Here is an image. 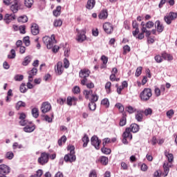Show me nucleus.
Returning a JSON list of instances; mask_svg holds the SVG:
<instances>
[{
    "instance_id": "obj_1",
    "label": "nucleus",
    "mask_w": 177,
    "mask_h": 177,
    "mask_svg": "<svg viewBox=\"0 0 177 177\" xmlns=\"http://www.w3.org/2000/svg\"><path fill=\"white\" fill-rule=\"evenodd\" d=\"M37 73H38V70H37L36 68H33L32 70H30L28 72V82L26 85L28 89H32V88H34V85H32V84H31V82H32V81L34 80L33 78H34L35 75H37Z\"/></svg>"
},
{
    "instance_id": "obj_2",
    "label": "nucleus",
    "mask_w": 177,
    "mask_h": 177,
    "mask_svg": "<svg viewBox=\"0 0 177 177\" xmlns=\"http://www.w3.org/2000/svg\"><path fill=\"white\" fill-rule=\"evenodd\" d=\"M151 88H145L144 90L140 93V97L141 100L143 102H147L150 99V97L152 96Z\"/></svg>"
},
{
    "instance_id": "obj_3",
    "label": "nucleus",
    "mask_w": 177,
    "mask_h": 177,
    "mask_svg": "<svg viewBox=\"0 0 177 177\" xmlns=\"http://www.w3.org/2000/svg\"><path fill=\"white\" fill-rule=\"evenodd\" d=\"M45 38L46 41L47 49H52L53 46L57 42L55 38V35H52L50 37L49 36H46Z\"/></svg>"
},
{
    "instance_id": "obj_4",
    "label": "nucleus",
    "mask_w": 177,
    "mask_h": 177,
    "mask_svg": "<svg viewBox=\"0 0 177 177\" xmlns=\"http://www.w3.org/2000/svg\"><path fill=\"white\" fill-rule=\"evenodd\" d=\"M76 31L77 32L76 41L80 43L84 42V41H86V35L85 34H86V31L85 30V29H82L81 30L76 29Z\"/></svg>"
},
{
    "instance_id": "obj_5",
    "label": "nucleus",
    "mask_w": 177,
    "mask_h": 177,
    "mask_svg": "<svg viewBox=\"0 0 177 177\" xmlns=\"http://www.w3.org/2000/svg\"><path fill=\"white\" fill-rule=\"evenodd\" d=\"M177 17V13L174 12H170L168 15L165 16V21L168 25L171 24L172 23V20H175Z\"/></svg>"
},
{
    "instance_id": "obj_6",
    "label": "nucleus",
    "mask_w": 177,
    "mask_h": 177,
    "mask_svg": "<svg viewBox=\"0 0 177 177\" xmlns=\"http://www.w3.org/2000/svg\"><path fill=\"white\" fill-rule=\"evenodd\" d=\"M103 28L106 34H113L114 31V26L110 22H105L103 24Z\"/></svg>"
},
{
    "instance_id": "obj_7",
    "label": "nucleus",
    "mask_w": 177,
    "mask_h": 177,
    "mask_svg": "<svg viewBox=\"0 0 177 177\" xmlns=\"http://www.w3.org/2000/svg\"><path fill=\"white\" fill-rule=\"evenodd\" d=\"M91 142L92 146H94L96 150H99L100 149V143H102V140H99V138L96 136H93L91 138Z\"/></svg>"
},
{
    "instance_id": "obj_8",
    "label": "nucleus",
    "mask_w": 177,
    "mask_h": 177,
    "mask_svg": "<svg viewBox=\"0 0 177 177\" xmlns=\"http://www.w3.org/2000/svg\"><path fill=\"white\" fill-rule=\"evenodd\" d=\"M10 173V167L6 165H0V175L6 176Z\"/></svg>"
},
{
    "instance_id": "obj_9",
    "label": "nucleus",
    "mask_w": 177,
    "mask_h": 177,
    "mask_svg": "<svg viewBox=\"0 0 177 177\" xmlns=\"http://www.w3.org/2000/svg\"><path fill=\"white\" fill-rule=\"evenodd\" d=\"M64 160L66 162H75L77 160L75 153H68L64 156Z\"/></svg>"
},
{
    "instance_id": "obj_10",
    "label": "nucleus",
    "mask_w": 177,
    "mask_h": 177,
    "mask_svg": "<svg viewBox=\"0 0 177 177\" xmlns=\"http://www.w3.org/2000/svg\"><path fill=\"white\" fill-rule=\"evenodd\" d=\"M135 119L138 122H142L143 121V110L138 109L136 111Z\"/></svg>"
},
{
    "instance_id": "obj_11",
    "label": "nucleus",
    "mask_w": 177,
    "mask_h": 177,
    "mask_svg": "<svg viewBox=\"0 0 177 177\" xmlns=\"http://www.w3.org/2000/svg\"><path fill=\"white\" fill-rule=\"evenodd\" d=\"M13 20H16V15L15 14H6L4 17V21L6 24H9Z\"/></svg>"
},
{
    "instance_id": "obj_12",
    "label": "nucleus",
    "mask_w": 177,
    "mask_h": 177,
    "mask_svg": "<svg viewBox=\"0 0 177 177\" xmlns=\"http://www.w3.org/2000/svg\"><path fill=\"white\" fill-rule=\"evenodd\" d=\"M35 124H32V123H31L30 124H28L26 127H24L23 131L26 133H31V132H34V131H35Z\"/></svg>"
},
{
    "instance_id": "obj_13",
    "label": "nucleus",
    "mask_w": 177,
    "mask_h": 177,
    "mask_svg": "<svg viewBox=\"0 0 177 177\" xmlns=\"http://www.w3.org/2000/svg\"><path fill=\"white\" fill-rule=\"evenodd\" d=\"M127 129H129V131L133 132V133H136V132H139L140 127L138 124L133 123L129 127H127Z\"/></svg>"
},
{
    "instance_id": "obj_14",
    "label": "nucleus",
    "mask_w": 177,
    "mask_h": 177,
    "mask_svg": "<svg viewBox=\"0 0 177 177\" xmlns=\"http://www.w3.org/2000/svg\"><path fill=\"white\" fill-rule=\"evenodd\" d=\"M90 74H91V71H88V69L84 68L80 71V77L81 78H86L89 77Z\"/></svg>"
},
{
    "instance_id": "obj_15",
    "label": "nucleus",
    "mask_w": 177,
    "mask_h": 177,
    "mask_svg": "<svg viewBox=\"0 0 177 177\" xmlns=\"http://www.w3.org/2000/svg\"><path fill=\"white\" fill-rule=\"evenodd\" d=\"M96 5V1L95 0H88L87 3L86 5V8L88 10H92L95 6Z\"/></svg>"
},
{
    "instance_id": "obj_16",
    "label": "nucleus",
    "mask_w": 177,
    "mask_h": 177,
    "mask_svg": "<svg viewBox=\"0 0 177 177\" xmlns=\"http://www.w3.org/2000/svg\"><path fill=\"white\" fill-rule=\"evenodd\" d=\"M10 10L13 13H17L19 12V1L17 0L14 1V3L10 6Z\"/></svg>"
},
{
    "instance_id": "obj_17",
    "label": "nucleus",
    "mask_w": 177,
    "mask_h": 177,
    "mask_svg": "<svg viewBox=\"0 0 177 177\" xmlns=\"http://www.w3.org/2000/svg\"><path fill=\"white\" fill-rule=\"evenodd\" d=\"M31 33L32 34V35H38V34H39V28L37 25V24H32Z\"/></svg>"
},
{
    "instance_id": "obj_18",
    "label": "nucleus",
    "mask_w": 177,
    "mask_h": 177,
    "mask_svg": "<svg viewBox=\"0 0 177 177\" xmlns=\"http://www.w3.org/2000/svg\"><path fill=\"white\" fill-rule=\"evenodd\" d=\"M122 138L132 140V133H131L129 129L126 128L125 131L122 134Z\"/></svg>"
},
{
    "instance_id": "obj_19",
    "label": "nucleus",
    "mask_w": 177,
    "mask_h": 177,
    "mask_svg": "<svg viewBox=\"0 0 177 177\" xmlns=\"http://www.w3.org/2000/svg\"><path fill=\"white\" fill-rule=\"evenodd\" d=\"M108 16H109V12H107V10H102L100 12L98 17L101 20H105V19H107Z\"/></svg>"
},
{
    "instance_id": "obj_20",
    "label": "nucleus",
    "mask_w": 177,
    "mask_h": 177,
    "mask_svg": "<svg viewBox=\"0 0 177 177\" xmlns=\"http://www.w3.org/2000/svg\"><path fill=\"white\" fill-rule=\"evenodd\" d=\"M155 26H156L158 32H162L164 31V25L161 24L160 20H157L155 22Z\"/></svg>"
},
{
    "instance_id": "obj_21",
    "label": "nucleus",
    "mask_w": 177,
    "mask_h": 177,
    "mask_svg": "<svg viewBox=\"0 0 177 177\" xmlns=\"http://www.w3.org/2000/svg\"><path fill=\"white\" fill-rule=\"evenodd\" d=\"M97 161L102 165H107V164H109V158L106 156H100Z\"/></svg>"
},
{
    "instance_id": "obj_22",
    "label": "nucleus",
    "mask_w": 177,
    "mask_h": 177,
    "mask_svg": "<svg viewBox=\"0 0 177 177\" xmlns=\"http://www.w3.org/2000/svg\"><path fill=\"white\" fill-rule=\"evenodd\" d=\"M169 163L168 162H165L163 165V169H164V173L163 174L165 176H167L168 174L169 173Z\"/></svg>"
},
{
    "instance_id": "obj_23",
    "label": "nucleus",
    "mask_w": 177,
    "mask_h": 177,
    "mask_svg": "<svg viewBox=\"0 0 177 177\" xmlns=\"http://www.w3.org/2000/svg\"><path fill=\"white\" fill-rule=\"evenodd\" d=\"M45 163L46 164V162H48V161H49V158L50 160H55V158H56V153H45Z\"/></svg>"
},
{
    "instance_id": "obj_24",
    "label": "nucleus",
    "mask_w": 177,
    "mask_h": 177,
    "mask_svg": "<svg viewBox=\"0 0 177 177\" xmlns=\"http://www.w3.org/2000/svg\"><path fill=\"white\" fill-rule=\"evenodd\" d=\"M53 15L55 16V17H57L58 16H60L62 14V6H58L55 10L53 12Z\"/></svg>"
},
{
    "instance_id": "obj_25",
    "label": "nucleus",
    "mask_w": 177,
    "mask_h": 177,
    "mask_svg": "<svg viewBox=\"0 0 177 177\" xmlns=\"http://www.w3.org/2000/svg\"><path fill=\"white\" fill-rule=\"evenodd\" d=\"M162 57L165 60H168V62H171V60H174V57L171 55L168 54L167 53H162Z\"/></svg>"
},
{
    "instance_id": "obj_26",
    "label": "nucleus",
    "mask_w": 177,
    "mask_h": 177,
    "mask_svg": "<svg viewBox=\"0 0 177 177\" xmlns=\"http://www.w3.org/2000/svg\"><path fill=\"white\" fill-rule=\"evenodd\" d=\"M126 111L129 113V114H133V113H136L138 109L133 108L132 106H128L125 108Z\"/></svg>"
},
{
    "instance_id": "obj_27",
    "label": "nucleus",
    "mask_w": 177,
    "mask_h": 177,
    "mask_svg": "<svg viewBox=\"0 0 177 177\" xmlns=\"http://www.w3.org/2000/svg\"><path fill=\"white\" fill-rule=\"evenodd\" d=\"M32 59L31 56H26L22 62L23 66H28V64L31 62Z\"/></svg>"
},
{
    "instance_id": "obj_28",
    "label": "nucleus",
    "mask_w": 177,
    "mask_h": 177,
    "mask_svg": "<svg viewBox=\"0 0 177 177\" xmlns=\"http://www.w3.org/2000/svg\"><path fill=\"white\" fill-rule=\"evenodd\" d=\"M31 113L34 118H38V117H39V111L38 110L37 108L32 109Z\"/></svg>"
},
{
    "instance_id": "obj_29",
    "label": "nucleus",
    "mask_w": 177,
    "mask_h": 177,
    "mask_svg": "<svg viewBox=\"0 0 177 177\" xmlns=\"http://www.w3.org/2000/svg\"><path fill=\"white\" fill-rule=\"evenodd\" d=\"M82 142H84L83 147H86V146H88V143H89V138L86 134H84L82 138Z\"/></svg>"
},
{
    "instance_id": "obj_30",
    "label": "nucleus",
    "mask_w": 177,
    "mask_h": 177,
    "mask_svg": "<svg viewBox=\"0 0 177 177\" xmlns=\"http://www.w3.org/2000/svg\"><path fill=\"white\" fill-rule=\"evenodd\" d=\"M38 162L41 165H44L45 164V152H43L41 157L38 158Z\"/></svg>"
},
{
    "instance_id": "obj_31",
    "label": "nucleus",
    "mask_w": 177,
    "mask_h": 177,
    "mask_svg": "<svg viewBox=\"0 0 177 177\" xmlns=\"http://www.w3.org/2000/svg\"><path fill=\"white\" fill-rule=\"evenodd\" d=\"M31 124L32 122H29L26 119L19 121V124L21 125V127H26L28 125H31Z\"/></svg>"
},
{
    "instance_id": "obj_32",
    "label": "nucleus",
    "mask_w": 177,
    "mask_h": 177,
    "mask_svg": "<svg viewBox=\"0 0 177 177\" xmlns=\"http://www.w3.org/2000/svg\"><path fill=\"white\" fill-rule=\"evenodd\" d=\"M21 107H26V102L23 101H19L15 106L17 110H20Z\"/></svg>"
},
{
    "instance_id": "obj_33",
    "label": "nucleus",
    "mask_w": 177,
    "mask_h": 177,
    "mask_svg": "<svg viewBox=\"0 0 177 177\" xmlns=\"http://www.w3.org/2000/svg\"><path fill=\"white\" fill-rule=\"evenodd\" d=\"M101 104L102 106H104V107L109 108L110 107V102L109 101V99L104 98L101 101Z\"/></svg>"
},
{
    "instance_id": "obj_34",
    "label": "nucleus",
    "mask_w": 177,
    "mask_h": 177,
    "mask_svg": "<svg viewBox=\"0 0 177 177\" xmlns=\"http://www.w3.org/2000/svg\"><path fill=\"white\" fill-rule=\"evenodd\" d=\"M165 155L167 156L169 162H172V161H174V154L169 153L166 151L165 152Z\"/></svg>"
},
{
    "instance_id": "obj_35",
    "label": "nucleus",
    "mask_w": 177,
    "mask_h": 177,
    "mask_svg": "<svg viewBox=\"0 0 177 177\" xmlns=\"http://www.w3.org/2000/svg\"><path fill=\"white\" fill-rule=\"evenodd\" d=\"M18 21L19 23H27V21H28V18L26 15L21 16L18 17Z\"/></svg>"
},
{
    "instance_id": "obj_36",
    "label": "nucleus",
    "mask_w": 177,
    "mask_h": 177,
    "mask_svg": "<svg viewBox=\"0 0 177 177\" xmlns=\"http://www.w3.org/2000/svg\"><path fill=\"white\" fill-rule=\"evenodd\" d=\"M24 5L26 8H31L34 5V0H24Z\"/></svg>"
},
{
    "instance_id": "obj_37",
    "label": "nucleus",
    "mask_w": 177,
    "mask_h": 177,
    "mask_svg": "<svg viewBox=\"0 0 177 177\" xmlns=\"http://www.w3.org/2000/svg\"><path fill=\"white\" fill-rule=\"evenodd\" d=\"M143 114H145L146 117H148V115H151V114H153V109H151V108H147L143 111Z\"/></svg>"
},
{
    "instance_id": "obj_38",
    "label": "nucleus",
    "mask_w": 177,
    "mask_h": 177,
    "mask_svg": "<svg viewBox=\"0 0 177 177\" xmlns=\"http://www.w3.org/2000/svg\"><path fill=\"white\" fill-rule=\"evenodd\" d=\"M120 127H124V125H127V117L125 115H123V117L120 119Z\"/></svg>"
},
{
    "instance_id": "obj_39",
    "label": "nucleus",
    "mask_w": 177,
    "mask_h": 177,
    "mask_svg": "<svg viewBox=\"0 0 177 177\" xmlns=\"http://www.w3.org/2000/svg\"><path fill=\"white\" fill-rule=\"evenodd\" d=\"M67 141V137L66 136H63L61 138L58 140L59 146H62L63 143H66Z\"/></svg>"
},
{
    "instance_id": "obj_40",
    "label": "nucleus",
    "mask_w": 177,
    "mask_h": 177,
    "mask_svg": "<svg viewBox=\"0 0 177 177\" xmlns=\"http://www.w3.org/2000/svg\"><path fill=\"white\" fill-rule=\"evenodd\" d=\"M13 157H15V153L12 151H8L5 155V158H7V160H12Z\"/></svg>"
},
{
    "instance_id": "obj_41",
    "label": "nucleus",
    "mask_w": 177,
    "mask_h": 177,
    "mask_svg": "<svg viewBox=\"0 0 177 177\" xmlns=\"http://www.w3.org/2000/svg\"><path fill=\"white\" fill-rule=\"evenodd\" d=\"M62 24H63V21H62V19H55L53 22L55 27H62Z\"/></svg>"
},
{
    "instance_id": "obj_42",
    "label": "nucleus",
    "mask_w": 177,
    "mask_h": 177,
    "mask_svg": "<svg viewBox=\"0 0 177 177\" xmlns=\"http://www.w3.org/2000/svg\"><path fill=\"white\" fill-rule=\"evenodd\" d=\"M105 89H106V93H111V82H108L105 84Z\"/></svg>"
},
{
    "instance_id": "obj_43",
    "label": "nucleus",
    "mask_w": 177,
    "mask_h": 177,
    "mask_svg": "<svg viewBox=\"0 0 177 177\" xmlns=\"http://www.w3.org/2000/svg\"><path fill=\"white\" fill-rule=\"evenodd\" d=\"M101 151L102 153H103L104 154H110L111 153V149H110L109 148H107L106 147H103L101 149Z\"/></svg>"
},
{
    "instance_id": "obj_44",
    "label": "nucleus",
    "mask_w": 177,
    "mask_h": 177,
    "mask_svg": "<svg viewBox=\"0 0 177 177\" xmlns=\"http://www.w3.org/2000/svg\"><path fill=\"white\" fill-rule=\"evenodd\" d=\"M174 114H175L174 109H170V110L167 111L166 113L167 117L168 118H169L170 120H171V118H172V117H174Z\"/></svg>"
},
{
    "instance_id": "obj_45",
    "label": "nucleus",
    "mask_w": 177,
    "mask_h": 177,
    "mask_svg": "<svg viewBox=\"0 0 177 177\" xmlns=\"http://www.w3.org/2000/svg\"><path fill=\"white\" fill-rule=\"evenodd\" d=\"M88 108L91 111H95L96 110V103L91 102L88 104Z\"/></svg>"
},
{
    "instance_id": "obj_46",
    "label": "nucleus",
    "mask_w": 177,
    "mask_h": 177,
    "mask_svg": "<svg viewBox=\"0 0 177 177\" xmlns=\"http://www.w3.org/2000/svg\"><path fill=\"white\" fill-rule=\"evenodd\" d=\"M45 113H48V111H50L52 110V105H50V103L46 102H45Z\"/></svg>"
},
{
    "instance_id": "obj_47",
    "label": "nucleus",
    "mask_w": 177,
    "mask_h": 177,
    "mask_svg": "<svg viewBox=\"0 0 177 177\" xmlns=\"http://www.w3.org/2000/svg\"><path fill=\"white\" fill-rule=\"evenodd\" d=\"M23 42H24V44H25L26 46H30V37L26 36V37H24Z\"/></svg>"
},
{
    "instance_id": "obj_48",
    "label": "nucleus",
    "mask_w": 177,
    "mask_h": 177,
    "mask_svg": "<svg viewBox=\"0 0 177 177\" xmlns=\"http://www.w3.org/2000/svg\"><path fill=\"white\" fill-rule=\"evenodd\" d=\"M55 70L57 75H62V74H63V71L64 69L62 67H57V68H55Z\"/></svg>"
},
{
    "instance_id": "obj_49",
    "label": "nucleus",
    "mask_w": 177,
    "mask_h": 177,
    "mask_svg": "<svg viewBox=\"0 0 177 177\" xmlns=\"http://www.w3.org/2000/svg\"><path fill=\"white\" fill-rule=\"evenodd\" d=\"M19 91L21 93H26L27 92V88L26 87V84L22 83L19 87Z\"/></svg>"
},
{
    "instance_id": "obj_50",
    "label": "nucleus",
    "mask_w": 177,
    "mask_h": 177,
    "mask_svg": "<svg viewBox=\"0 0 177 177\" xmlns=\"http://www.w3.org/2000/svg\"><path fill=\"white\" fill-rule=\"evenodd\" d=\"M8 59H15L16 57V50L12 49L10 50V54L8 55Z\"/></svg>"
},
{
    "instance_id": "obj_51",
    "label": "nucleus",
    "mask_w": 177,
    "mask_h": 177,
    "mask_svg": "<svg viewBox=\"0 0 177 177\" xmlns=\"http://www.w3.org/2000/svg\"><path fill=\"white\" fill-rule=\"evenodd\" d=\"M93 91L92 90H84V95H85L86 99H89V95H92Z\"/></svg>"
},
{
    "instance_id": "obj_52",
    "label": "nucleus",
    "mask_w": 177,
    "mask_h": 177,
    "mask_svg": "<svg viewBox=\"0 0 177 177\" xmlns=\"http://www.w3.org/2000/svg\"><path fill=\"white\" fill-rule=\"evenodd\" d=\"M13 150H16V149H23V145L21 144L19 145L18 142H14L12 145Z\"/></svg>"
},
{
    "instance_id": "obj_53",
    "label": "nucleus",
    "mask_w": 177,
    "mask_h": 177,
    "mask_svg": "<svg viewBox=\"0 0 177 177\" xmlns=\"http://www.w3.org/2000/svg\"><path fill=\"white\" fill-rule=\"evenodd\" d=\"M53 53H57L60 49V46L57 45H54L52 48H50Z\"/></svg>"
},
{
    "instance_id": "obj_54",
    "label": "nucleus",
    "mask_w": 177,
    "mask_h": 177,
    "mask_svg": "<svg viewBox=\"0 0 177 177\" xmlns=\"http://www.w3.org/2000/svg\"><path fill=\"white\" fill-rule=\"evenodd\" d=\"M14 80H15V81H23V80H24V76L23 75H16L14 77Z\"/></svg>"
},
{
    "instance_id": "obj_55",
    "label": "nucleus",
    "mask_w": 177,
    "mask_h": 177,
    "mask_svg": "<svg viewBox=\"0 0 177 177\" xmlns=\"http://www.w3.org/2000/svg\"><path fill=\"white\" fill-rule=\"evenodd\" d=\"M145 26L147 28H153L154 27V22L149 21L145 24Z\"/></svg>"
},
{
    "instance_id": "obj_56",
    "label": "nucleus",
    "mask_w": 177,
    "mask_h": 177,
    "mask_svg": "<svg viewBox=\"0 0 177 177\" xmlns=\"http://www.w3.org/2000/svg\"><path fill=\"white\" fill-rule=\"evenodd\" d=\"M97 100H99V96L96 94H92L91 102L95 103V102H97Z\"/></svg>"
},
{
    "instance_id": "obj_57",
    "label": "nucleus",
    "mask_w": 177,
    "mask_h": 177,
    "mask_svg": "<svg viewBox=\"0 0 177 177\" xmlns=\"http://www.w3.org/2000/svg\"><path fill=\"white\" fill-rule=\"evenodd\" d=\"M45 121H47V122H52L53 121V113L51 114V118L49 117V115H46Z\"/></svg>"
},
{
    "instance_id": "obj_58",
    "label": "nucleus",
    "mask_w": 177,
    "mask_h": 177,
    "mask_svg": "<svg viewBox=\"0 0 177 177\" xmlns=\"http://www.w3.org/2000/svg\"><path fill=\"white\" fill-rule=\"evenodd\" d=\"M162 59H164L162 55H158L155 56V60L157 63H161V62H162Z\"/></svg>"
},
{
    "instance_id": "obj_59",
    "label": "nucleus",
    "mask_w": 177,
    "mask_h": 177,
    "mask_svg": "<svg viewBox=\"0 0 177 177\" xmlns=\"http://www.w3.org/2000/svg\"><path fill=\"white\" fill-rule=\"evenodd\" d=\"M65 102H66V98L60 97L57 100V103H58V104H60L61 106H63Z\"/></svg>"
},
{
    "instance_id": "obj_60",
    "label": "nucleus",
    "mask_w": 177,
    "mask_h": 177,
    "mask_svg": "<svg viewBox=\"0 0 177 177\" xmlns=\"http://www.w3.org/2000/svg\"><path fill=\"white\" fill-rule=\"evenodd\" d=\"M123 49H124V53H123L124 55H127L128 52H131V47H129V46L128 45L124 46L123 47Z\"/></svg>"
},
{
    "instance_id": "obj_61",
    "label": "nucleus",
    "mask_w": 177,
    "mask_h": 177,
    "mask_svg": "<svg viewBox=\"0 0 177 177\" xmlns=\"http://www.w3.org/2000/svg\"><path fill=\"white\" fill-rule=\"evenodd\" d=\"M73 93L78 94V93H80V92H81V88H80V86H75L73 88Z\"/></svg>"
},
{
    "instance_id": "obj_62",
    "label": "nucleus",
    "mask_w": 177,
    "mask_h": 177,
    "mask_svg": "<svg viewBox=\"0 0 177 177\" xmlns=\"http://www.w3.org/2000/svg\"><path fill=\"white\" fill-rule=\"evenodd\" d=\"M115 107H117V109H118L121 111V113H122V111H124V106H122L121 103H117L115 104Z\"/></svg>"
},
{
    "instance_id": "obj_63",
    "label": "nucleus",
    "mask_w": 177,
    "mask_h": 177,
    "mask_svg": "<svg viewBox=\"0 0 177 177\" xmlns=\"http://www.w3.org/2000/svg\"><path fill=\"white\" fill-rule=\"evenodd\" d=\"M142 74V67H138L136 71V77H139Z\"/></svg>"
},
{
    "instance_id": "obj_64",
    "label": "nucleus",
    "mask_w": 177,
    "mask_h": 177,
    "mask_svg": "<svg viewBox=\"0 0 177 177\" xmlns=\"http://www.w3.org/2000/svg\"><path fill=\"white\" fill-rule=\"evenodd\" d=\"M34 177H41L42 176V170L39 169L37 171L36 174L33 176Z\"/></svg>"
}]
</instances>
